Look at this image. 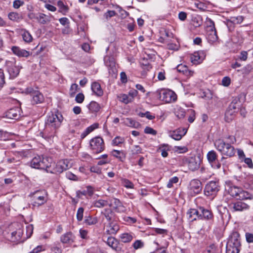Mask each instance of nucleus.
Wrapping results in <instances>:
<instances>
[{
    "instance_id": "1",
    "label": "nucleus",
    "mask_w": 253,
    "mask_h": 253,
    "mask_svg": "<svg viewBox=\"0 0 253 253\" xmlns=\"http://www.w3.org/2000/svg\"><path fill=\"white\" fill-rule=\"evenodd\" d=\"M63 120L62 115L58 111L49 114L45 122L44 131L41 132L40 135L48 140L53 138L56 133V130L60 126Z\"/></svg>"
},
{
    "instance_id": "2",
    "label": "nucleus",
    "mask_w": 253,
    "mask_h": 253,
    "mask_svg": "<svg viewBox=\"0 0 253 253\" xmlns=\"http://www.w3.org/2000/svg\"><path fill=\"white\" fill-rule=\"evenodd\" d=\"M225 189L232 197L237 200H243L253 198L252 196L249 193L234 185L230 181H226Z\"/></svg>"
},
{
    "instance_id": "3",
    "label": "nucleus",
    "mask_w": 253,
    "mask_h": 253,
    "mask_svg": "<svg viewBox=\"0 0 253 253\" xmlns=\"http://www.w3.org/2000/svg\"><path fill=\"white\" fill-rule=\"evenodd\" d=\"M241 247L240 234L233 231L230 235L226 245V253H239Z\"/></svg>"
},
{
    "instance_id": "4",
    "label": "nucleus",
    "mask_w": 253,
    "mask_h": 253,
    "mask_svg": "<svg viewBox=\"0 0 253 253\" xmlns=\"http://www.w3.org/2000/svg\"><path fill=\"white\" fill-rule=\"evenodd\" d=\"M214 145L222 155L232 157L235 154V148L230 143H227L223 139H218L216 140L214 142Z\"/></svg>"
},
{
    "instance_id": "5",
    "label": "nucleus",
    "mask_w": 253,
    "mask_h": 253,
    "mask_svg": "<svg viewBox=\"0 0 253 253\" xmlns=\"http://www.w3.org/2000/svg\"><path fill=\"white\" fill-rule=\"evenodd\" d=\"M155 93L158 98L166 103L173 102L177 99L176 94L170 89L158 90Z\"/></svg>"
},
{
    "instance_id": "6",
    "label": "nucleus",
    "mask_w": 253,
    "mask_h": 253,
    "mask_svg": "<svg viewBox=\"0 0 253 253\" xmlns=\"http://www.w3.org/2000/svg\"><path fill=\"white\" fill-rule=\"evenodd\" d=\"M209 25L206 27V38L208 42L214 44L218 42V37L215 30L214 22L209 19Z\"/></svg>"
},
{
    "instance_id": "7",
    "label": "nucleus",
    "mask_w": 253,
    "mask_h": 253,
    "mask_svg": "<svg viewBox=\"0 0 253 253\" xmlns=\"http://www.w3.org/2000/svg\"><path fill=\"white\" fill-rule=\"evenodd\" d=\"M220 186L218 180H211L208 182L204 188V194L206 196L214 197L220 190Z\"/></svg>"
},
{
    "instance_id": "8",
    "label": "nucleus",
    "mask_w": 253,
    "mask_h": 253,
    "mask_svg": "<svg viewBox=\"0 0 253 253\" xmlns=\"http://www.w3.org/2000/svg\"><path fill=\"white\" fill-rule=\"evenodd\" d=\"M31 166L35 169H45L50 167V163L49 158L37 156L31 160Z\"/></svg>"
},
{
    "instance_id": "9",
    "label": "nucleus",
    "mask_w": 253,
    "mask_h": 253,
    "mask_svg": "<svg viewBox=\"0 0 253 253\" xmlns=\"http://www.w3.org/2000/svg\"><path fill=\"white\" fill-rule=\"evenodd\" d=\"M90 147L94 153L98 154L105 148L103 139L100 137H95L90 140Z\"/></svg>"
},
{
    "instance_id": "10",
    "label": "nucleus",
    "mask_w": 253,
    "mask_h": 253,
    "mask_svg": "<svg viewBox=\"0 0 253 253\" xmlns=\"http://www.w3.org/2000/svg\"><path fill=\"white\" fill-rule=\"evenodd\" d=\"M207 157L212 168L219 169L221 167L220 163L217 161V154L215 151H210L207 155Z\"/></svg>"
},
{
    "instance_id": "11",
    "label": "nucleus",
    "mask_w": 253,
    "mask_h": 253,
    "mask_svg": "<svg viewBox=\"0 0 253 253\" xmlns=\"http://www.w3.org/2000/svg\"><path fill=\"white\" fill-rule=\"evenodd\" d=\"M229 208L232 212L242 211L249 209V206L242 201H238L231 203Z\"/></svg>"
},
{
    "instance_id": "12",
    "label": "nucleus",
    "mask_w": 253,
    "mask_h": 253,
    "mask_svg": "<svg viewBox=\"0 0 253 253\" xmlns=\"http://www.w3.org/2000/svg\"><path fill=\"white\" fill-rule=\"evenodd\" d=\"M72 163L67 160H62L59 161L56 164L55 167V171L58 173H61L64 170H66L71 168Z\"/></svg>"
},
{
    "instance_id": "13",
    "label": "nucleus",
    "mask_w": 253,
    "mask_h": 253,
    "mask_svg": "<svg viewBox=\"0 0 253 253\" xmlns=\"http://www.w3.org/2000/svg\"><path fill=\"white\" fill-rule=\"evenodd\" d=\"M40 191H37L33 194V206L34 207H39L43 205L47 201V199L45 195H40Z\"/></svg>"
},
{
    "instance_id": "14",
    "label": "nucleus",
    "mask_w": 253,
    "mask_h": 253,
    "mask_svg": "<svg viewBox=\"0 0 253 253\" xmlns=\"http://www.w3.org/2000/svg\"><path fill=\"white\" fill-rule=\"evenodd\" d=\"M202 182L198 179H194L190 183V189L195 194H198L202 190Z\"/></svg>"
},
{
    "instance_id": "15",
    "label": "nucleus",
    "mask_w": 253,
    "mask_h": 253,
    "mask_svg": "<svg viewBox=\"0 0 253 253\" xmlns=\"http://www.w3.org/2000/svg\"><path fill=\"white\" fill-rule=\"evenodd\" d=\"M237 106L236 103L232 102L228 107L225 115V121L230 122L233 118V114L236 112Z\"/></svg>"
},
{
    "instance_id": "16",
    "label": "nucleus",
    "mask_w": 253,
    "mask_h": 253,
    "mask_svg": "<svg viewBox=\"0 0 253 253\" xmlns=\"http://www.w3.org/2000/svg\"><path fill=\"white\" fill-rule=\"evenodd\" d=\"M75 236L71 232H68L60 237V241L64 244L70 245L72 244L75 240Z\"/></svg>"
},
{
    "instance_id": "17",
    "label": "nucleus",
    "mask_w": 253,
    "mask_h": 253,
    "mask_svg": "<svg viewBox=\"0 0 253 253\" xmlns=\"http://www.w3.org/2000/svg\"><path fill=\"white\" fill-rule=\"evenodd\" d=\"M4 115V117L7 119L17 120L20 115V109L17 107L10 109L5 112Z\"/></svg>"
},
{
    "instance_id": "18",
    "label": "nucleus",
    "mask_w": 253,
    "mask_h": 253,
    "mask_svg": "<svg viewBox=\"0 0 253 253\" xmlns=\"http://www.w3.org/2000/svg\"><path fill=\"white\" fill-rule=\"evenodd\" d=\"M109 207H113L117 212H124L126 211V208L123 205L120 200L114 198L113 201L109 203Z\"/></svg>"
},
{
    "instance_id": "19",
    "label": "nucleus",
    "mask_w": 253,
    "mask_h": 253,
    "mask_svg": "<svg viewBox=\"0 0 253 253\" xmlns=\"http://www.w3.org/2000/svg\"><path fill=\"white\" fill-rule=\"evenodd\" d=\"M187 130L185 128H178L169 132V136L175 140H180L185 135Z\"/></svg>"
},
{
    "instance_id": "20",
    "label": "nucleus",
    "mask_w": 253,
    "mask_h": 253,
    "mask_svg": "<svg viewBox=\"0 0 253 253\" xmlns=\"http://www.w3.org/2000/svg\"><path fill=\"white\" fill-rule=\"evenodd\" d=\"M107 244L116 252H119L121 250V247L119 241L115 238L112 237H108L106 242Z\"/></svg>"
},
{
    "instance_id": "21",
    "label": "nucleus",
    "mask_w": 253,
    "mask_h": 253,
    "mask_svg": "<svg viewBox=\"0 0 253 253\" xmlns=\"http://www.w3.org/2000/svg\"><path fill=\"white\" fill-rule=\"evenodd\" d=\"M11 50L15 55L19 57H28L30 55L29 51L18 46H13Z\"/></svg>"
},
{
    "instance_id": "22",
    "label": "nucleus",
    "mask_w": 253,
    "mask_h": 253,
    "mask_svg": "<svg viewBox=\"0 0 253 253\" xmlns=\"http://www.w3.org/2000/svg\"><path fill=\"white\" fill-rule=\"evenodd\" d=\"M7 71L10 78H14L19 74L20 68L15 64L11 63L10 64L8 65Z\"/></svg>"
},
{
    "instance_id": "23",
    "label": "nucleus",
    "mask_w": 253,
    "mask_h": 253,
    "mask_svg": "<svg viewBox=\"0 0 253 253\" xmlns=\"http://www.w3.org/2000/svg\"><path fill=\"white\" fill-rule=\"evenodd\" d=\"M188 219L193 221L196 220L197 218H200L202 214H200V211L197 209H191L188 211L187 212Z\"/></svg>"
},
{
    "instance_id": "24",
    "label": "nucleus",
    "mask_w": 253,
    "mask_h": 253,
    "mask_svg": "<svg viewBox=\"0 0 253 253\" xmlns=\"http://www.w3.org/2000/svg\"><path fill=\"white\" fill-rule=\"evenodd\" d=\"M23 232L22 229L19 228L16 231H13L10 234V240L12 242H16L19 241L23 235Z\"/></svg>"
},
{
    "instance_id": "25",
    "label": "nucleus",
    "mask_w": 253,
    "mask_h": 253,
    "mask_svg": "<svg viewBox=\"0 0 253 253\" xmlns=\"http://www.w3.org/2000/svg\"><path fill=\"white\" fill-rule=\"evenodd\" d=\"M200 211V214H202V216L200 217L201 219H205L206 220H212L213 218V215L211 211L209 210L205 209L203 207H201L199 209Z\"/></svg>"
},
{
    "instance_id": "26",
    "label": "nucleus",
    "mask_w": 253,
    "mask_h": 253,
    "mask_svg": "<svg viewBox=\"0 0 253 253\" xmlns=\"http://www.w3.org/2000/svg\"><path fill=\"white\" fill-rule=\"evenodd\" d=\"M178 72L182 73L187 77L192 76L193 75L194 72L189 70L187 66L180 64L176 67Z\"/></svg>"
},
{
    "instance_id": "27",
    "label": "nucleus",
    "mask_w": 253,
    "mask_h": 253,
    "mask_svg": "<svg viewBox=\"0 0 253 253\" xmlns=\"http://www.w3.org/2000/svg\"><path fill=\"white\" fill-rule=\"evenodd\" d=\"M91 90L93 93L98 96H101L103 94L100 84L94 82L91 84Z\"/></svg>"
},
{
    "instance_id": "28",
    "label": "nucleus",
    "mask_w": 253,
    "mask_h": 253,
    "mask_svg": "<svg viewBox=\"0 0 253 253\" xmlns=\"http://www.w3.org/2000/svg\"><path fill=\"white\" fill-rule=\"evenodd\" d=\"M108 228L107 232L109 234H115L119 230V226L114 222H109V225L107 226Z\"/></svg>"
},
{
    "instance_id": "29",
    "label": "nucleus",
    "mask_w": 253,
    "mask_h": 253,
    "mask_svg": "<svg viewBox=\"0 0 253 253\" xmlns=\"http://www.w3.org/2000/svg\"><path fill=\"white\" fill-rule=\"evenodd\" d=\"M33 99L32 102L34 104H38L42 102L44 100V98L42 94L39 91L36 92L32 96Z\"/></svg>"
},
{
    "instance_id": "30",
    "label": "nucleus",
    "mask_w": 253,
    "mask_h": 253,
    "mask_svg": "<svg viewBox=\"0 0 253 253\" xmlns=\"http://www.w3.org/2000/svg\"><path fill=\"white\" fill-rule=\"evenodd\" d=\"M104 63L106 66L112 70L114 72V69H115V61L113 57L107 56L104 58Z\"/></svg>"
},
{
    "instance_id": "31",
    "label": "nucleus",
    "mask_w": 253,
    "mask_h": 253,
    "mask_svg": "<svg viewBox=\"0 0 253 253\" xmlns=\"http://www.w3.org/2000/svg\"><path fill=\"white\" fill-rule=\"evenodd\" d=\"M21 36L22 37L23 40L26 42H31L33 41V37L31 34L25 29H21Z\"/></svg>"
},
{
    "instance_id": "32",
    "label": "nucleus",
    "mask_w": 253,
    "mask_h": 253,
    "mask_svg": "<svg viewBox=\"0 0 253 253\" xmlns=\"http://www.w3.org/2000/svg\"><path fill=\"white\" fill-rule=\"evenodd\" d=\"M8 18L13 21L19 22L23 19L22 16L21 14L11 12L8 15Z\"/></svg>"
},
{
    "instance_id": "33",
    "label": "nucleus",
    "mask_w": 253,
    "mask_h": 253,
    "mask_svg": "<svg viewBox=\"0 0 253 253\" xmlns=\"http://www.w3.org/2000/svg\"><path fill=\"white\" fill-rule=\"evenodd\" d=\"M57 5L59 7V12L62 13L63 15H66L69 11V7L67 5H65L62 1H57Z\"/></svg>"
},
{
    "instance_id": "34",
    "label": "nucleus",
    "mask_w": 253,
    "mask_h": 253,
    "mask_svg": "<svg viewBox=\"0 0 253 253\" xmlns=\"http://www.w3.org/2000/svg\"><path fill=\"white\" fill-rule=\"evenodd\" d=\"M109 202L107 200H105L103 199H99L94 202L93 206L94 207L98 208H102L104 207L109 206Z\"/></svg>"
},
{
    "instance_id": "35",
    "label": "nucleus",
    "mask_w": 253,
    "mask_h": 253,
    "mask_svg": "<svg viewBox=\"0 0 253 253\" xmlns=\"http://www.w3.org/2000/svg\"><path fill=\"white\" fill-rule=\"evenodd\" d=\"M88 108L92 113H96L99 111L100 106L98 103L92 101L88 105Z\"/></svg>"
},
{
    "instance_id": "36",
    "label": "nucleus",
    "mask_w": 253,
    "mask_h": 253,
    "mask_svg": "<svg viewBox=\"0 0 253 253\" xmlns=\"http://www.w3.org/2000/svg\"><path fill=\"white\" fill-rule=\"evenodd\" d=\"M111 154L114 157L117 158L122 162L125 159V155L122 151L113 150L111 152Z\"/></svg>"
},
{
    "instance_id": "37",
    "label": "nucleus",
    "mask_w": 253,
    "mask_h": 253,
    "mask_svg": "<svg viewBox=\"0 0 253 253\" xmlns=\"http://www.w3.org/2000/svg\"><path fill=\"white\" fill-rule=\"evenodd\" d=\"M38 22L41 24H45L50 21L48 17L43 13H40L39 16L36 17Z\"/></svg>"
},
{
    "instance_id": "38",
    "label": "nucleus",
    "mask_w": 253,
    "mask_h": 253,
    "mask_svg": "<svg viewBox=\"0 0 253 253\" xmlns=\"http://www.w3.org/2000/svg\"><path fill=\"white\" fill-rule=\"evenodd\" d=\"M126 125L129 127L138 128L140 124L131 118H126L125 121Z\"/></svg>"
},
{
    "instance_id": "39",
    "label": "nucleus",
    "mask_w": 253,
    "mask_h": 253,
    "mask_svg": "<svg viewBox=\"0 0 253 253\" xmlns=\"http://www.w3.org/2000/svg\"><path fill=\"white\" fill-rule=\"evenodd\" d=\"M120 238L122 242L126 243L130 242L132 240L133 237L130 234L124 233L120 235Z\"/></svg>"
},
{
    "instance_id": "40",
    "label": "nucleus",
    "mask_w": 253,
    "mask_h": 253,
    "mask_svg": "<svg viewBox=\"0 0 253 253\" xmlns=\"http://www.w3.org/2000/svg\"><path fill=\"white\" fill-rule=\"evenodd\" d=\"M101 213L104 215L107 220L110 222H111L113 215V211L110 209H105Z\"/></svg>"
},
{
    "instance_id": "41",
    "label": "nucleus",
    "mask_w": 253,
    "mask_h": 253,
    "mask_svg": "<svg viewBox=\"0 0 253 253\" xmlns=\"http://www.w3.org/2000/svg\"><path fill=\"white\" fill-rule=\"evenodd\" d=\"M200 166V163L196 162L195 159H191L188 163V168L192 171L197 169Z\"/></svg>"
},
{
    "instance_id": "42",
    "label": "nucleus",
    "mask_w": 253,
    "mask_h": 253,
    "mask_svg": "<svg viewBox=\"0 0 253 253\" xmlns=\"http://www.w3.org/2000/svg\"><path fill=\"white\" fill-rule=\"evenodd\" d=\"M191 62L194 64H198L200 63V57L198 52H194L190 56Z\"/></svg>"
},
{
    "instance_id": "43",
    "label": "nucleus",
    "mask_w": 253,
    "mask_h": 253,
    "mask_svg": "<svg viewBox=\"0 0 253 253\" xmlns=\"http://www.w3.org/2000/svg\"><path fill=\"white\" fill-rule=\"evenodd\" d=\"M121 183L122 185L127 189H133L134 188V184L127 179L122 178Z\"/></svg>"
},
{
    "instance_id": "44",
    "label": "nucleus",
    "mask_w": 253,
    "mask_h": 253,
    "mask_svg": "<svg viewBox=\"0 0 253 253\" xmlns=\"http://www.w3.org/2000/svg\"><path fill=\"white\" fill-rule=\"evenodd\" d=\"M97 219L96 217H93L90 216H86L84 223L88 225H94L97 222Z\"/></svg>"
},
{
    "instance_id": "45",
    "label": "nucleus",
    "mask_w": 253,
    "mask_h": 253,
    "mask_svg": "<svg viewBox=\"0 0 253 253\" xmlns=\"http://www.w3.org/2000/svg\"><path fill=\"white\" fill-rule=\"evenodd\" d=\"M118 98L121 102L126 104L132 102L128 95L126 94H121L118 96Z\"/></svg>"
},
{
    "instance_id": "46",
    "label": "nucleus",
    "mask_w": 253,
    "mask_h": 253,
    "mask_svg": "<svg viewBox=\"0 0 253 253\" xmlns=\"http://www.w3.org/2000/svg\"><path fill=\"white\" fill-rule=\"evenodd\" d=\"M244 18L242 16L231 17L230 21L234 24H239L242 22Z\"/></svg>"
},
{
    "instance_id": "47",
    "label": "nucleus",
    "mask_w": 253,
    "mask_h": 253,
    "mask_svg": "<svg viewBox=\"0 0 253 253\" xmlns=\"http://www.w3.org/2000/svg\"><path fill=\"white\" fill-rule=\"evenodd\" d=\"M179 178L177 176H174L170 178L168 184H167V187L169 188H171L173 187V184L177 183L178 182Z\"/></svg>"
},
{
    "instance_id": "48",
    "label": "nucleus",
    "mask_w": 253,
    "mask_h": 253,
    "mask_svg": "<svg viewBox=\"0 0 253 253\" xmlns=\"http://www.w3.org/2000/svg\"><path fill=\"white\" fill-rule=\"evenodd\" d=\"M78 85L76 84H73L70 89V94L71 97H73L78 89Z\"/></svg>"
},
{
    "instance_id": "49",
    "label": "nucleus",
    "mask_w": 253,
    "mask_h": 253,
    "mask_svg": "<svg viewBox=\"0 0 253 253\" xmlns=\"http://www.w3.org/2000/svg\"><path fill=\"white\" fill-rule=\"evenodd\" d=\"M125 139L120 136H116L112 141V144L114 145H119L120 144L124 143Z\"/></svg>"
},
{
    "instance_id": "50",
    "label": "nucleus",
    "mask_w": 253,
    "mask_h": 253,
    "mask_svg": "<svg viewBox=\"0 0 253 253\" xmlns=\"http://www.w3.org/2000/svg\"><path fill=\"white\" fill-rule=\"evenodd\" d=\"M84 209L83 208H79L77 212V218L79 221H82L83 218Z\"/></svg>"
},
{
    "instance_id": "51",
    "label": "nucleus",
    "mask_w": 253,
    "mask_h": 253,
    "mask_svg": "<svg viewBox=\"0 0 253 253\" xmlns=\"http://www.w3.org/2000/svg\"><path fill=\"white\" fill-rule=\"evenodd\" d=\"M226 140H224L227 143H230V145L234 144L236 142V137L234 135H228L225 137Z\"/></svg>"
},
{
    "instance_id": "52",
    "label": "nucleus",
    "mask_w": 253,
    "mask_h": 253,
    "mask_svg": "<svg viewBox=\"0 0 253 253\" xmlns=\"http://www.w3.org/2000/svg\"><path fill=\"white\" fill-rule=\"evenodd\" d=\"M33 226L32 224H29L26 226V232L27 238H30L33 234Z\"/></svg>"
},
{
    "instance_id": "53",
    "label": "nucleus",
    "mask_w": 253,
    "mask_h": 253,
    "mask_svg": "<svg viewBox=\"0 0 253 253\" xmlns=\"http://www.w3.org/2000/svg\"><path fill=\"white\" fill-rule=\"evenodd\" d=\"M132 246L134 249L137 250L143 248L144 243L141 240H137L133 243Z\"/></svg>"
},
{
    "instance_id": "54",
    "label": "nucleus",
    "mask_w": 253,
    "mask_h": 253,
    "mask_svg": "<svg viewBox=\"0 0 253 253\" xmlns=\"http://www.w3.org/2000/svg\"><path fill=\"white\" fill-rule=\"evenodd\" d=\"M131 151L133 155H136L139 153H141L142 149L138 145H134L133 146Z\"/></svg>"
},
{
    "instance_id": "55",
    "label": "nucleus",
    "mask_w": 253,
    "mask_h": 253,
    "mask_svg": "<svg viewBox=\"0 0 253 253\" xmlns=\"http://www.w3.org/2000/svg\"><path fill=\"white\" fill-rule=\"evenodd\" d=\"M37 90H38L34 89L32 87H28L25 88L23 92L26 94H30L31 96H32L36 92V91H37Z\"/></svg>"
},
{
    "instance_id": "56",
    "label": "nucleus",
    "mask_w": 253,
    "mask_h": 253,
    "mask_svg": "<svg viewBox=\"0 0 253 253\" xmlns=\"http://www.w3.org/2000/svg\"><path fill=\"white\" fill-rule=\"evenodd\" d=\"M66 176L68 179L70 180L74 181H77L78 180V178L77 176V175H75L74 174L72 173L70 171L66 172Z\"/></svg>"
},
{
    "instance_id": "57",
    "label": "nucleus",
    "mask_w": 253,
    "mask_h": 253,
    "mask_svg": "<svg viewBox=\"0 0 253 253\" xmlns=\"http://www.w3.org/2000/svg\"><path fill=\"white\" fill-rule=\"evenodd\" d=\"M5 84L4 75L2 69H0V88L3 87Z\"/></svg>"
},
{
    "instance_id": "58",
    "label": "nucleus",
    "mask_w": 253,
    "mask_h": 253,
    "mask_svg": "<svg viewBox=\"0 0 253 253\" xmlns=\"http://www.w3.org/2000/svg\"><path fill=\"white\" fill-rule=\"evenodd\" d=\"M84 95L82 93H79L76 95L75 100L77 103H81L84 101Z\"/></svg>"
},
{
    "instance_id": "59",
    "label": "nucleus",
    "mask_w": 253,
    "mask_h": 253,
    "mask_svg": "<svg viewBox=\"0 0 253 253\" xmlns=\"http://www.w3.org/2000/svg\"><path fill=\"white\" fill-rule=\"evenodd\" d=\"M144 132L146 134H151L154 135H155L157 134V131L149 126H146L145 127L144 129Z\"/></svg>"
},
{
    "instance_id": "60",
    "label": "nucleus",
    "mask_w": 253,
    "mask_h": 253,
    "mask_svg": "<svg viewBox=\"0 0 253 253\" xmlns=\"http://www.w3.org/2000/svg\"><path fill=\"white\" fill-rule=\"evenodd\" d=\"M231 83V79L229 77H224L222 80V84L224 86H228Z\"/></svg>"
},
{
    "instance_id": "61",
    "label": "nucleus",
    "mask_w": 253,
    "mask_h": 253,
    "mask_svg": "<svg viewBox=\"0 0 253 253\" xmlns=\"http://www.w3.org/2000/svg\"><path fill=\"white\" fill-rule=\"evenodd\" d=\"M137 94L138 91H137V90L133 89L130 90L129 91L128 94L127 95H128L130 99H131V100L132 101L134 99V97L136 96Z\"/></svg>"
},
{
    "instance_id": "62",
    "label": "nucleus",
    "mask_w": 253,
    "mask_h": 253,
    "mask_svg": "<svg viewBox=\"0 0 253 253\" xmlns=\"http://www.w3.org/2000/svg\"><path fill=\"white\" fill-rule=\"evenodd\" d=\"M246 239L248 243H253V234L247 232L245 234Z\"/></svg>"
},
{
    "instance_id": "63",
    "label": "nucleus",
    "mask_w": 253,
    "mask_h": 253,
    "mask_svg": "<svg viewBox=\"0 0 253 253\" xmlns=\"http://www.w3.org/2000/svg\"><path fill=\"white\" fill-rule=\"evenodd\" d=\"M24 2L20 0H16L14 1L13 6L15 8H18L23 5Z\"/></svg>"
},
{
    "instance_id": "64",
    "label": "nucleus",
    "mask_w": 253,
    "mask_h": 253,
    "mask_svg": "<svg viewBox=\"0 0 253 253\" xmlns=\"http://www.w3.org/2000/svg\"><path fill=\"white\" fill-rule=\"evenodd\" d=\"M44 249L42 246H38L37 247L34 248L31 252L29 253H39L42 251H43Z\"/></svg>"
}]
</instances>
